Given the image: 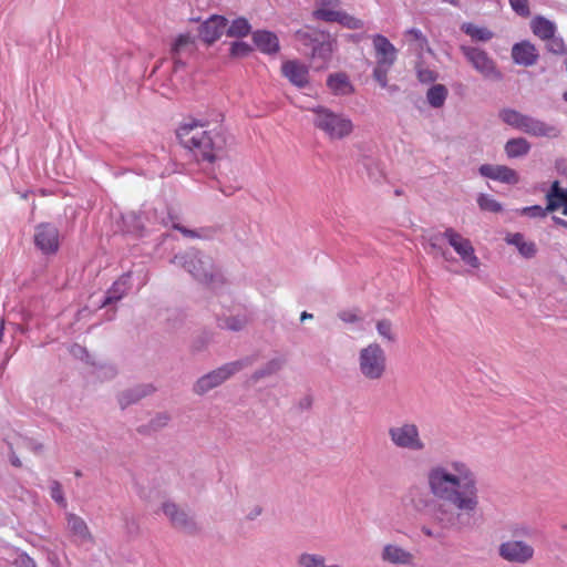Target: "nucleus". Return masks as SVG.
<instances>
[{"mask_svg": "<svg viewBox=\"0 0 567 567\" xmlns=\"http://www.w3.org/2000/svg\"><path fill=\"white\" fill-rule=\"evenodd\" d=\"M313 113L312 124L316 128L323 132L330 140H342L348 136L352 130V121L330 109L318 105L310 110Z\"/></svg>", "mask_w": 567, "mask_h": 567, "instance_id": "nucleus-7", "label": "nucleus"}, {"mask_svg": "<svg viewBox=\"0 0 567 567\" xmlns=\"http://www.w3.org/2000/svg\"><path fill=\"white\" fill-rule=\"evenodd\" d=\"M328 87L336 95H344L353 91V86L346 73L330 74L327 80Z\"/></svg>", "mask_w": 567, "mask_h": 567, "instance_id": "nucleus-26", "label": "nucleus"}, {"mask_svg": "<svg viewBox=\"0 0 567 567\" xmlns=\"http://www.w3.org/2000/svg\"><path fill=\"white\" fill-rule=\"evenodd\" d=\"M227 25L228 20L224 16L213 14L198 27V37L204 43L210 45L224 33L226 34Z\"/></svg>", "mask_w": 567, "mask_h": 567, "instance_id": "nucleus-15", "label": "nucleus"}, {"mask_svg": "<svg viewBox=\"0 0 567 567\" xmlns=\"http://www.w3.org/2000/svg\"><path fill=\"white\" fill-rule=\"evenodd\" d=\"M255 45L264 53L272 54L279 51V40L270 31L258 30L252 33Z\"/></svg>", "mask_w": 567, "mask_h": 567, "instance_id": "nucleus-22", "label": "nucleus"}, {"mask_svg": "<svg viewBox=\"0 0 567 567\" xmlns=\"http://www.w3.org/2000/svg\"><path fill=\"white\" fill-rule=\"evenodd\" d=\"M504 148L509 158H516L528 154L530 151V144L524 137H516L508 140Z\"/></svg>", "mask_w": 567, "mask_h": 567, "instance_id": "nucleus-31", "label": "nucleus"}, {"mask_svg": "<svg viewBox=\"0 0 567 567\" xmlns=\"http://www.w3.org/2000/svg\"><path fill=\"white\" fill-rule=\"evenodd\" d=\"M344 27L353 28L354 27V18L347 14L346 12L340 11V17L336 21Z\"/></svg>", "mask_w": 567, "mask_h": 567, "instance_id": "nucleus-53", "label": "nucleus"}, {"mask_svg": "<svg viewBox=\"0 0 567 567\" xmlns=\"http://www.w3.org/2000/svg\"><path fill=\"white\" fill-rule=\"evenodd\" d=\"M380 557L382 561L395 566H414L415 556L410 550L395 543H388L382 547Z\"/></svg>", "mask_w": 567, "mask_h": 567, "instance_id": "nucleus-16", "label": "nucleus"}, {"mask_svg": "<svg viewBox=\"0 0 567 567\" xmlns=\"http://www.w3.org/2000/svg\"><path fill=\"white\" fill-rule=\"evenodd\" d=\"M251 32V25L244 17H239L226 28V35L229 38H244Z\"/></svg>", "mask_w": 567, "mask_h": 567, "instance_id": "nucleus-33", "label": "nucleus"}, {"mask_svg": "<svg viewBox=\"0 0 567 567\" xmlns=\"http://www.w3.org/2000/svg\"><path fill=\"white\" fill-rule=\"evenodd\" d=\"M130 274L121 276L106 291L101 307H106L120 301L130 289Z\"/></svg>", "mask_w": 567, "mask_h": 567, "instance_id": "nucleus-21", "label": "nucleus"}, {"mask_svg": "<svg viewBox=\"0 0 567 567\" xmlns=\"http://www.w3.org/2000/svg\"><path fill=\"white\" fill-rule=\"evenodd\" d=\"M522 132L535 137L546 138H558L561 134V131L557 125L546 123L529 115L526 117Z\"/></svg>", "mask_w": 567, "mask_h": 567, "instance_id": "nucleus-17", "label": "nucleus"}, {"mask_svg": "<svg viewBox=\"0 0 567 567\" xmlns=\"http://www.w3.org/2000/svg\"><path fill=\"white\" fill-rule=\"evenodd\" d=\"M18 567H35V563L29 556H23L19 560Z\"/></svg>", "mask_w": 567, "mask_h": 567, "instance_id": "nucleus-58", "label": "nucleus"}, {"mask_svg": "<svg viewBox=\"0 0 567 567\" xmlns=\"http://www.w3.org/2000/svg\"><path fill=\"white\" fill-rule=\"evenodd\" d=\"M171 420L167 413H158L155 417H153L147 425H142L137 429V431L142 434L147 433L148 431H158L162 427L166 426L168 421Z\"/></svg>", "mask_w": 567, "mask_h": 567, "instance_id": "nucleus-38", "label": "nucleus"}, {"mask_svg": "<svg viewBox=\"0 0 567 567\" xmlns=\"http://www.w3.org/2000/svg\"><path fill=\"white\" fill-rule=\"evenodd\" d=\"M388 435L396 449L414 453L423 452L426 449V443L421 436L420 427L414 422L404 421L391 426Z\"/></svg>", "mask_w": 567, "mask_h": 567, "instance_id": "nucleus-8", "label": "nucleus"}, {"mask_svg": "<svg viewBox=\"0 0 567 567\" xmlns=\"http://www.w3.org/2000/svg\"><path fill=\"white\" fill-rule=\"evenodd\" d=\"M261 512H262V508H261L260 506H256V507H254V508L249 512V514L247 515V518H248L249 520H254L257 516H259V515L261 514Z\"/></svg>", "mask_w": 567, "mask_h": 567, "instance_id": "nucleus-62", "label": "nucleus"}, {"mask_svg": "<svg viewBox=\"0 0 567 567\" xmlns=\"http://www.w3.org/2000/svg\"><path fill=\"white\" fill-rule=\"evenodd\" d=\"M171 59L173 60V71L177 72L181 69H184L186 66V62L182 59L181 54L171 55Z\"/></svg>", "mask_w": 567, "mask_h": 567, "instance_id": "nucleus-55", "label": "nucleus"}, {"mask_svg": "<svg viewBox=\"0 0 567 567\" xmlns=\"http://www.w3.org/2000/svg\"><path fill=\"white\" fill-rule=\"evenodd\" d=\"M338 317L344 322H353L354 321V312L351 310L340 311Z\"/></svg>", "mask_w": 567, "mask_h": 567, "instance_id": "nucleus-57", "label": "nucleus"}, {"mask_svg": "<svg viewBox=\"0 0 567 567\" xmlns=\"http://www.w3.org/2000/svg\"><path fill=\"white\" fill-rule=\"evenodd\" d=\"M421 532H422V534H424L426 537H430V538H437L440 536L439 533H436L434 529H432L431 527H429L426 525H423L421 527Z\"/></svg>", "mask_w": 567, "mask_h": 567, "instance_id": "nucleus-59", "label": "nucleus"}, {"mask_svg": "<svg viewBox=\"0 0 567 567\" xmlns=\"http://www.w3.org/2000/svg\"><path fill=\"white\" fill-rule=\"evenodd\" d=\"M526 117V114H523L514 109H503L499 111V118L504 123L519 131L523 130Z\"/></svg>", "mask_w": 567, "mask_h": 567, "instance_id": "nucleus-34", "label": "nucleus"}, {"mask_svg": "<svg viewBox=\"0 0 567 567\" xmlns=\"http://www.w3.org/2000/svg\"><path fill=\"white\" fill-rule=\"evenodd\" d=\"M477 204L482 210L498 213L502 210V205L493 197L486 194H481L477 198Z\"/></svg>", "mask_w": 567, "mask_h": 567, "instance_id": "nucleus-43", "label": "nucleus"}, {"mask_svg": "<svg viewBox=\"0 0 567 567\" xmlns=\"http://www.w3.org/2000/svg\"><path fill=\"white\" fill-rule=\"evenodd\" d=\"M530 29L533 33L543 41L553 37L554 33H557L556 24L543 16H536L532 19Z\"/></svg>", "mask_w": 567, "mask_h": 567, "instance_id": "nucleus-25", "label": "nucleus"}, {"mask_svg": "<svg viewBox=\"0 0 567 567\" xmlns=\"http://www.w3.org/2000/svg\"><path fill=\"white\" fill-rule=\"evenodd\" d=\"M20 444H21V446L32 451L35 454L41 453L43 450V445L41 443L34 441L33 439H29V437L21 436Z\"/></svg>", "mask_w": 567, "mask_h": 567, "instance_id": "nucleus-48", "label": "nucleus"}, {"mask_svg": "<svg viewBox=\"0 0 567 567\" xmlns=\"http://www.w3.org/2000/svg\"><path fill=\"white\" fill-rule=\"evenodd\" d=\"M567 199V189L559 187V183L556 181L551 185L550 192L547 194V209L554 212L560 208Z\"/></svg>", "mask_w": 567, "mask_h": 567, "instance_id": "nucleus-32", "label": "nucleus"}, {"mask_svg": "<svg viewBox=\"0 0 567 567\" xmlns=\"http://www.w3.org/2000/svg\"><path fill=\"white\" fill-rule=\"evenodd\" d=\"M196 50V37L190 33L179 34L172 43L169 53L171 55L189 53L192 54Z\"/></svg>", "mask_w": 567, "mask_h": 567, "instance_id": "nucleus-28", "label": "nucleus"}, {"mask_svg": "<svg viewBox=\"0 0 567 567\" xmlns=\"http://www.w3.org/2000/svg\"><path fill=\"white\" fill-rule=\"evenodd\" d=\"M495 181H499L507 184H516L518 183L519 178L517 173L513 168L505 165H498Z\"/></svg>", "mask_w": 567, "mask_h": 567, "instance_id": "nucleus-40", "label": "nucleus"}, {"mask_svg": "<svg viewBox=\"0 0 567 567\" xmlns=\"http://www.w3.org/2000/svg\"><path fill=\"white\" fill-rule=\"evenodd\" d=\"M171 262L185 269L202 285L219 287L224 284V276L213 258L195 248L176 254Z\"/></svg>", "mask_w": 567, "mask_h": 567, "instance_id": "nucleus-3", "label": "nucleus"}, {"mask_svg": "<svg viewBox=\"0 0 567 567\" xmlns=\"http://www.w3.org/2000/svg\"><path fill=\"white\" fill-rule=\"evenodd\" d=\"M505 241L508 245L515 246L524 258H533L537 252L536 244L534 241L526 240L524 235L520 233L507 234Z\"/></svg>", "mask_w": 567, "mask_h": 567, "instance_id": "nucleus-23", "label": "nucleus"}, {"mask_svg": "<svg viewBox=\"0 0 567 567\" xmlns=\"http://www.w3.org/2000/svg\"><path fill=\"white\" fill-rule=\"evenodd\" d=\"M513 535L518 536H528L530 535V529L526 526H520L514 529Z\"/></svg>", "mask_w": 567, "mask_h": 567, "instance_id": "nucleus-60", "label": "nucleus"}, {"mask_svg": "<svg viewBox=\"0 0 567 567\" xmlns=\"http://www.w3.org/2000/svg\"><path fill=\"white\" fill-rule=\"evenodd\" d=\"M372 43L375 56V66L372 76L374 81L382 87L393 94L399 91L398 85L389 84L388 73L398 58V50L383 35L375 34L372 37Z\"/></svg>", "mask_w": 567, "mask_h": 567, "instance_id": "nucleus-5", "label": "nucleus"}, {"mask_svg": "<svg viewBox=\"0 0 567 567\" xmlns=\"http://www.w3.org/2000/svg\"><path fill=\"white\" fill-rule=\"evenodd\" d=\"M462 30L476 41H489L493 38V32L487 28L477 27L473 23H464Z\"/></svg>", "mask_w": 567, "mask_h": 567, "instance_id": "nucleus-36", "label": "nucleus"}, {"mask_svg": "<svg viewBox=\"0 0 567 567\" xmlns=\"http://www.w3.org/2000/svg\"><path fill=\"white\" fill-rule=\"evenodd\" d=\"M447 96V90L442 84H435L427 90L426 99L431 106L437 109L441 107Z\"/></svg>", "mask_w": 567, "mask_h": 567, "instance_id": "nucleus-35", "label": "nucleus"}, {"mask_svg": "<svg viewBox=\"0 0 567 567\" xmlns=\"http://www.w3.org/2000/svg\"><path fill=\"white\" fill-rule=\"evenodd\" d=\"M426 484L437 503L420 487L409 489L411 506L423 512L431 505L430 517L441 529L450 530L470 526L480 509L477 476L468 463L458 458L432 465L426 473Z\"/></svg>", "mask_w": 567, "mask_h": 567, "instance_id": "nucleus-1", "label": "nucleus"}, {"mask_svg": "<svg viewBox=\"0 0 567 567\" xmlns=\"http://www.w3.org/2000/svg\"><path fill=\"white\" fill-rule=\"evenodd\" d=\"M155 388L152 384H138L122 391L117 395V401L122 410L140 402L142 399L153 394Z\"/></svg>", "mask_w": 567, "mask_h": 567, "instance_id": "nucleus-19", "label": "nucleus"}, {"mask_svg": "<svg viewBox=\"0 0 567 567\" xmlns=\"http://www.w3.org/2000/svg\"><path fill=\"white\" fill-rule=\"evenodd\" d=\"M85 352H86L85 348H83V347H81V346L75 344V346L73 347V353H74L75 355H79V354H81V353H85Z\"/></svg>", "mask_w": 567, "mask_h": 567, "instance_id": "nucleus-64", "label": "nucleus"}, {"mask_svg": "<svg viewBox=\"0 0 567 567\" xmlns=\"http://www.w3.org/2000/svg\"><path fill=\"white\" fill-rule=\"evenodd\" d=\"M440 237H443L442 235H433L429 238V244L431 246V248L436 251L437 254H440L442 257H444L446 260H449V257H447V254L446 251H444L440 246H439V240H440Z\"/></svg>", "mask_w": 567, "mask_h": 567, "instance_id": "nucleus-51", "label": "nucleus"}, {"mask_svg": "<svg viewBox=\"0 0 567 567\" xmlns=\"http://www.w3.org/2000/svg\"><path fill=\"white\" fill-rule=\"evenodd\" d=\"M174 229L178 230L179 233H182L185 237H188V238H199L200 235L198 234L197 230H194V229H189L183 225H179V224H175L174 225Z\"/></svg>", "mask_w": 567, "mask_h": 567, "instance_id": "nucleus-52", "label": "nucleus"}, {"mask_svg": "<svg viewBox=\"0 0 567 567\" xmlns=\"http://www.w3.org/2000/svg\"><path fill=\"white\" fill-rule=\"evenodd\" d=\"M256 359V355H249L223 364L221 367L197 379V381L193 384V392L197 395L206 394L210 390L221 385L224 382H226L228 379H230L233 375L240 372L245 368L252 365Z\"/></svg>", "mask_w": 567, "mask_h": 567, "instance_id": "nucleus-6", "label": "nucleus"}, {"mask_svg": "<svg viewBox=\"0 0 567 567\" xmlns=\"http://www.w3.org/2000/svg\"><path fill=\"white\" fill-rule=\"evenodd\" d=\"M35 247L45 255L55 254L59 249V230L52 224H40L34 231Z\"/></svg>", "mask_w": 567, "mask_h": 567, "instance_id": "nucleus-14", "label": "nucleus"}, {"mask_svg": "<svg viewBox=\"0 0 567 567\" xmlns=\"http://www.w3.org/2000/svg\"><path fill=\"white\" fill-rule=\"evenodd\" d=\"M442 236L466 265L475 269L481 266L480 259L475 255L474 247L467 238L456 233L453 228H447Z\"/></svg>", "mask_w": 567, "mask_h": 567, "instance_id": "nucleus-12", "label": "nucleus"}, {"mask_svg": "<svg viewBox=\"0 0 567 567\" xmlns=\"http://www.w3.org/2000/svg\"><path fill=\"white\" fill-rule=\"evenodd\" d=\"M205 125L206 123L202 121L184 123L177 130V137L185 147L197 150L203 161L213 163L223 157L224 152L233 144V136L227 134L221 126L202 133L195 132L198 127Z\"/></svg>", "mask_w": 567, "mask_h": 567, "instance_id": "nucleus-2", "label": "nucleus"}, {"mask_svg": "<svg viewBox=\"0 0 567 567\" xmlns=\"http://www.w3.org/2000/svg\"><path fill=\"white\" fill-rule=\"evenodd\" d=\"M498 555L508 563L525 565L534 558L535 549L524 540L509 539L499 545Z\"/></svg>", "mask_w": 567, "mask_h": 567, "instance_id": "nucleus-11", "label": "nucleus"}, {"mask_svg": "<svg viewBox=\"0 0 567 567\" xmlns=\"http://www.w3.org/2000/svg\"><path fill=\"white\" fill-rule=\"evenodd\" d=\"M512 58L516 64L532 66L538 60V51L533 43L523 41L514 44L512 49Z\"/></svg>", "mask_w": 567, "mask_h": 567, "instance_id": "nucleus-20", "label": "nucleus"}, {"mask_svg": "<svg viewBox=\"0 0 567 567\" xmlns=\"http://www.w3.org/2000/svg\"><path fill=\"white\" fill-rule=\"evenodd\" d=\"M405 35L409 38V41L414 42L416 45V49L420 51L426 50L431 51L427 40L419 29H410L405 32Z\"/></svg>", "mask_w": 567, "mask_h": 567, "instance_id": "nucleus-41", "label": "nucleus"}, {"mask_svg": "<svg viewBox=\"0 0 567 567\" xmlns=\"http://www.w3.org/2000/svg\"><path fill=\"white\" fill-rule=\"evenodd\" d=\"M68 528L73 536L78 537L81 542H91L92 535L84 519L75 514H68Z\"/></svg>", "mask_w": 567, "mask_h": 567, "instance_id": "nucleus-27", "label": "nucleus"}, {"mask_svg": "<svg viewBox=\"0 0 567 567\" xmlns=\"http://www.w3.org/2000/svg\"><path fill=\"white\" fill-rule=\"evenodd\" d=\"M416 73H417V79L422 83H431L436 80V73L429 68H423V66L419 65Z\"/></svg>", "mask_w": 567, "mask_h": 567, "instance_id": "nucleus-46", "label": "nucleus"}, {"mask_svg": "<svg viewBox=\"0 0 567 567\" xmlns=\"http://www.w3.org/2000/svg\"><path fill=\"white\" fill-rule=\"evenodd\" d=\"M9 451H10L9 452V460H10L11 465L14 466V467H21L22 466V462L18 457V455L16 454L11 443H9Z\"/></svg>", "mask_w": 567, "mask_h": 567, "instance_id": "nucleus-54", "label": "nucleus"}, {"mask_svg": "<svg viewBox=\"0 0 567 567\" xmlns=\"http://www.w3.org/2000/svg\"><path fill=\"white\" fill-rule=\"evenodd\" d=\"M553 220L555 221V224H557V225H559L561 227L567 228V220L561 219V218L556 217V216L553 217Z\"/></svg>", "mask_w": 567, "mask_h": 567, "instance_id": "nucleus-63", "label": "nucleus"}, {"mask_svg": "<svg viewBox=\"0 0 567 567\" xmlns=\"http://www.w3.org/2000/svg\"><path fill=\"white\" fill-rule=\"evenodd\" d=\"M252 47L244 41H235L230 45L229 54L231 58L241 59L252 52Z\"/></svg>", "mask_w": 567, "mask_h": 567, "instance_id": "nucleus-42", "label": "nucleus"}, {"mask_svg": "<svg viewBox=\"0 0 567 567\" xmlns=\"http://www.w3.org/2000/svg\"><path fill=\"white\" fill-rule=\"evenodd\" d=\"M297 567H340L337 564H327V558L320 554L303 551L296 558Z\"/></svg>", "mask_w": 567, "mask_h": 567, "instance_id": "nucleus-30", "label": "nucleus"}, {"mask_svg": "<svg viewBox=\"0 0 567 567\" xmlns=\"http://www.w3.org/2000/svg\"><path fill=\"white\" fill-rule=\"evenodd\" d=\"M295 39L302 47L305 55L319 61L318 68H321L331 55L332 38L326 31L306 25L295 33Z\"/></svg>", "mask_w": 567, "mask_h": 567, "instance_id": "nucleus-4", "label": "nucleus"}, {"mask_svg": "<svg viewBox=\"0 0 567 567\" xmlns=\"http://www.w3.org/2000/svg\"><path fill=\"white\" fill-rule=\"evenodd\" d=\"M512 9L522 17L529 16L527 0H509Z\"/></svg>", "mask_w": 567, "mask_h": 567, "instance_id": "nucleus-47", "label": "nucleus"}, {"mask_svg": "<svg viewBox=\"0 0 567 567\" xmlns=\"http://www.w3.org/2000/svg\"><path fill=\"white\" fill-rule=\"evenodd\" d=\"M50 495L51 497L63 508L66 507V499L62 492V486L60 482L52 481L51 487H50Z\"/></svg>", "mask_w": 567, "mask_h": 567, "instance_id": "nucleus-45", "label": "nucleus"}, {"mask_svg": "<svg viewBox=\"0 0 567 567\" xmlns=\"http://www.w3.org/2000/svg\"><path fill=\"white\" fill-rule=\"evenodd\" d=\"M547 212H549L546 208H543L540 206H530V207H524L520 213L523 215H527V216H530V217H545Z\"/></svg>", "mask_w": 567, "mask_h": 567, "instance_id": "nucleus-49", "label": "nucleus"}, {"mask_svg": "<svg viewBox=\"0 0 567 567\" xmlns=\"http://www.w3.org/2000/svg\"><path fill=\"white\" fill-rule=\"evenodd\" d=\"M339 4V0H317V8L334 9Z\"/></svg>", "mask_w": 567, "mask_h": 567, "instance_id": "nucleus-56", "label": "nucleus"}, {"mask_svg": "<svg viewBox=\"0 0 567 567\" xmlns=\"http://www.w3.org/2000/svg\"><path fill=\"white\" fill-rule=\"evenodd\" d=\"M281 72L297 87L302 89L309 83L308 68L299 61L289 60L284 62Z\"/></svg>", "mask_w": 567, "mask_h": 567, "instance_id": "nucleus-18", "label": "nucleus"}, {"mask_svg": "<svg viewBox=\"0 0 567 567\" xmlns=\"http://www.w3.org/2000/svg\"><path fill=\"white\" fill-rule=\"evenodd\" d=\"M359 368L361 374L370 381L383 378L386 371V355L379 343H370L360 350Z\"/></svg>", "mask_w": 567, "mask_h": 567, "instance_id": "nucleus-9", "label": "nucleus"}, {"mask_svg": "<svg viewBox=\"0 0 567 567\" xmlns=\"http://www.w3.org/2000/svg\"><path fill=\"white\" fill-rule=\"evenodd\" d=\"M460 50L472 68L485 80L497 82L503 79V73L497 68L494 59L489 56L486 51L477 47L465 44L461 45Z\"/></svg>", "mask_w": 567, "mask_h": 567, "instance_id": "nucleus-10", "label": "nucleus"}, {"mask_svg": "<svg viewBox=\"0 0 567 567\" xmlns=\"http://www.w3.org/2000/svg\"><path fill=\"white\" fill-rule=\"evenodd\" d=\"M375 328L380 338L388 342L394 343L396 341V333L393 329V323L389 319H380L375 323Z\"/></svg>", "mask_w": 567, "mask_h": 567, "instance_id": "nucleus-37", "label": "nucleus"}, {"mask_svg": "<svg viewBox=\"0 0 567 567\" xmlns=\"http://www.w3.org/2000/svg\"><path fill=\"white\" fill-rule=\"evenodd\" d=\"M312 17L316 20H322L326 22H334L340 17V11L327 8H316L312 12Z\"/></svg>", "mask_w": 567, "mask_h": 567, "instance_id": "nucleus-44", "label": "nucleus"}, {"mask_svg": "<svg viewBox=\"0 0 567 567\" xmlns=\"http://www.w3.org/2000/svg\"><path fill=\"white\" fill-rule=\"evenodd\" d=\"M248 323L246 315L219 316L217 317V327L233 332L241 331Z\"/></svg>", "mask_w": 567, "mask_h": 567, "instance_id": "nucleus-29", "label": "nucleus"}, {"mask_svg": "<svg viewBox=\"0 0 567 567\" xmlns=\"http://www.w3.org/2000/svg\"><path fill=\"white\" fill-rule=\"evenodd\" d=\"M286 364V359L282 357H277L271 360H269L267 363H265L262 367L257 369L249 378V382L252 384H256L261 379L275 375L278 373L284 365Z\"/></svg>", "mask_w": 567, "mask_h": 567, "instance_id": "nucleus-24", "label": "nucleus"}, {"mask_svg": "<svg viewBox=\"0 0 567 567\" xmlns=\"http://www.w3.org/2000/svg\"><path fill=\"white\" fill-rule=\"evenodd\" d=\"M312 404V399L310 396H305L299 401V408L301 410H308Z\"/></svg>", "mask_w": 567, "mask_h": 567, "instance_id": "nucleus-61", "label": "nucleus"}, {"mask_svg": "<svg viewBox=\"0 0 567 567\" xmlns=\"http://www.w3.org/2000/svg\"><path fill=\"white\" fill-rule=\"evenodd\" d=\"M164 514L169 518L174 528L186 534H195L198 530L194 516L185 508L178 507L175 503L165 502L162 506Z\"/></svg>", "mask_w": 567, "mask_h": 567, "instance_id": "nucleus-13", "label": "nucleus"}, {"mask_svg": "<svg viewBox=\"0 0 567 567\" xmlns=\"http://www.w3.org/2000/svg\"><path fill=\"white\" fill-rule=\"evenodd\" d=\"M497 167L498 165L484 164L480 167V174L495 181Z\"/></svg>", "mask_w": 567, "mask_h": 567, "instance_id": "nucleus-50", "label": "nucleus"}, {"mask_svg": "<svg viewBox=\"0 0 567 567\" xmlns=\"http://www.w3.org/2000/svg\"><path fill=\"white\" fill-rule=\"evenodd\" d=\"M544 41L546 43V49L553 54L561 55L567 52V47L563 38L556 33H554L550 38L545 39Z\"/></svg>", "mask_w": 567, "mask_h": 567, "instance_id": "nucleus-39", "label": "nucleus"}]
</instances>
